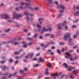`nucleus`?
<instances>
[{
    "label": "nucleus",
    "mask_w": 79,
    "mask_h": 79,
    "mask_svg": "<svg viewBox=\"0 0 79 79\" xmlns=\"http://www.w3.org/2000/svg\"><path fill=\"white\" fill-rule=\"evenodd\" d=\"M63 27L65 30L68 29V27L66 25V22L65 21H64V23H62V24H59L58 28L59 29H63Z\"/></svg>",
    "instance_id": "nucleus-1"
},
{
    "label": "nucleus",
    "mask_w": 79,
    "mask_h": 79,
    "mask_svg": "<svg viewBox=\"0 0 79 79\" xmlns=\"http://www.w3.org/2000/svg\"><path fill=\"white\" fill-rule=\"evenodd\" d=\"M57 8H61V9H62V10H61L59 11L60 13H61L60 14H59L57 17L58 18H60V17L63 15L61 13H63V12L64 11V10L65 9V7H64V5H60L59 6H57Z\"/></svg>",
    "instance_id": "nucleus-2"
},
{
    "label": "nucleus",
    "mask_w": 79,
    "mask_h": 79,
    "mask_svg": "<svg viewBox=\"0 0 79 79\" xmlns=\"http://www.w3.org/2000/svg\"><path fill=\"white\" fill-rule=\"evenodd\" d=\"M43 31L41 32V34L43 33L44 31L47 32V31H52V29L50 28V26L48 25L46 26L43 27Z\"/></svg>",
    "instance_id": "nucleus-3"
},
{
    "label": "nucleus",
    "mask_w": 79,
    "mask_h": 79,
    "mask_svg": "<svg viewBox=\"0 0 79 79\" xmlns=\"http://www.w3.org/2000/svg\"><path fill=\"white\" fill-rule=\"evenodd\" d=\"M13 17L12 18V19H18L20 18H21L22 16H23L22 15L19 14L18 15L16 13V12H13Z\"/></svg>",
    "instance_id": "nucleus-4"
},
{
    "label": "nucleus",
    "mask_w": 79,
    "mask_h": 79,
    "mask_svg": "<svg viewBox=\"0 0 79 79\" xmlns=\"http://www.w3.org/2000/svg\"><path fill=\"white\" fill-rule=\"evenodd\" d=\"M31 6L32 5L27 3L26 4L25 8H29L31 10H34V8H32V7H31Z\"/></svg>",
    "instance_id": "nucleus-5"
},
{
    "label": "nucleus",
    "mask_w": 79,
    "mask_h": 79,
    "mask_svg": "<svg viewBox=\"0 0 79 79\" xmlns=\"http://www.w3.org/2000/svg\"><path fill=\"white\" fill-rule=\"evenodd\" d=\"M1 16L3 18H5L6 19H7L9 18V16L8 15L6 14L2 15Z\"/></svg>",
    "instance_id": "nucleus-6"
},
{
    "label": "nucleus",
    "mask_w": 79,
    "mask_h": 79,
    "mask_svg": "<svg viewBox=\"0 0 79 79\" xmlns=\"http://www.w3.org/2000/svg\"><path fill=\"white\" fill-rule=\"evenodd\" d=\"M34 53H32V54H31V53H29L28 54V55L26 56V58H28L29 57V56H30L31 58L34 56Z\"/></svg>",
    "instance_id": "nucleus-7"
},
{
    "label": "nucleus",
    "mask_w": 79,
    "mask_h": 79,
    "mask_svg": "<svg viewBox=\"0 0 79 79\" xmlns=\"http://www.w3.org/2000/svg\"><path fill=\"white\" fill-rule=\"evenodd\" d=\"M34 53H32V54H31V53H29L28 54V55L26 56V58H28L29 57V56H30L31 58L34 56Z\"/></svg>",
    "instance_id": "nucleus-8"
},
{
    "label": "nucleus",
    "mask_w": 79,
    "mask_h": 79,
    "mask_svg": "<svg viewBox=\"0 0 79 79\" xmlns=\"http://www.w3.org/2000/svg\"><path fill=\"white\" fill-rule=\"evenodd\" d=\"M24 15H26L27 16V21H29V20H31V19L30 18H29V17H28V16H28V15H29V13L26 12H24Z\"/></svg>",
    "instance_id": "nucleus-9"
},
{
    "label": "nucleus",
    "mask_w": 79,
    "mask_h": 79,
    "mask_svg": "<svg viewBox=\"0 0 79 79\" xmlns=\"http://www.w3.org/2000/svg\"><path fill=\"white\" fill-rule=\"evenodd\" d=\"M26 2H23L21 4V5H22V6L19 7V8H21V9H23V6H24V5H26Z\"/></svg>",
    "instance_id": "nucleus-10"
},
{
    "label": "nucleus",
    "mask_w": 79,
    "mask_h": 79,
    "mask_svg": "<svg viewBox=\"0 0 79 79\" xmlns=\"http://www.w3.org/2000/svg\"><path fill=\"white\" fill-rule=\"evenodd\" d=\"M65 54L67 56H66L65 57V58H69V56H71L70 53L69 52H66Z\"/></svg>",
    "instance_id": "nucleus-11"
},
{
    "label": "nucleus",
    "mask_w": 79,
    "mask_h": 79,
    "mask_svg": "<svg viewBox=\"0 0 79 79\" xmlns=\"http://www.w3.org/2000/svg\"><path fill=\"white\" fill-rule=\"evenodd\" d=\"M52 76H53V77H55L53 78V79H56V76H59V75L58 74L55 73L52 74Z\"/></svg>",
    "instance_id": "nucleus-12"
},
{
    "label": "nucleus",
    "mask_w": 79,
    "mask_h": 79,
    "mask_svg": "<svg viewBox=\"0 0 79 79\" xmlns=\"http://www.w3.org/2000/svg\"><path fill=\"white\" fill-rule=\"evenodd\" d=\"M71 34L70 33L67 32L65 33V35H66V36H68L69 37L70 36H71Z\"/></svg>",
    "instance_id": "nucleus-13"
},
{
    "label": "nucleus",
    "mask_w": 79,
    "mask_h": 79,
    "mask_svg": "<svg viewBox=\"0 0 79 79\" xmlns=\"http://www.w3.org/2000/svg\"><path fill=\"white\" fill-rule=\"evenodd\" d=\"M42 20H43V19L42 18H40L38 19V21L39 22H40V25H42V22H40L42 21Z\"/></svg>",
    "instance_id": "nucleus-14"
},
{
    "label": "nucleus",
    "mask_w": 79,
    "mask_h": 79,
    "mask_svg": "<svg viewBox=\"0 0 79 79\" xmlns=\"http://www.w3.org/2000/svg\"><path fill=\"white\" fill-rule=\"evenodd\" d=\"M75 16H79V11H77L74 13Z\"/></svg>",
    "instance_id": "nucleus-15"
},
{
    "label": "nucleus",
    "mask_w": 79,
    "mask_h": 79,
    "mask_svg": "<svg viewBox=\"0 0 79 79\" xmlns=\"http://www.w3.org/2000/svg\"><path fill=\"white\" fill-rule=\"evenodd\" d=\"M72 40H73V39H72L71 38H70L69 40V45H73V44H71L72 43L71 42L70 44L69 43V42H71V41H72Z\"/></svg>",
    "instance_id": "nucleus-16"
},
{
    "label": "nucleus",
    "mask_w": 79,
    "mask_h": 79,
    "mask_svg": "<svg viewBox=\"0 0 79 79\" xmlns=\"http://www.w3.org/2000/svg\"><path fill=\"white\" fill-rule=\"evenodd\" d=\"M41 46H42V47H44V48H47V47L48 45H45L43 44H41Z\"/></svg>",
    "instance_id": "nucleus-17"
},
{
    "label": "nucleus",
    "mask_w": 79,
    "mask_h": 79,
    "mask_svg": "<svg viewBox=\"0 0 79 79\" xmlns=\"http://www.w3.org/2000/svg\"><path fill=\"white\" fill-rule=\"evenodd\" d=\"M68 37H69L68 36L66 35H64V40H67V39H68Z\"/></svg>",
    "instance_id": "nucleus-18"
},
{
    "label": "nucleus",
    "mask_w": 79,
    "mask_h": 79,
    "mask_svg": "<svg viewBox=\"0 0 79 79\" xmlns=\"http://www.w3.org/2000/svg\"><path fill=\"white\" fill-rule=\"evenodd\" d=\"M40 60L39 61V62H44V60L42 59L41 57L40 58Z\"/></svg>",
    "instance_id": "nucleus-19"
},
{
    "label": "nucleus",
    "mask_w": 79,
    "mask_h": 79,
    "mask_svg": "<svg viewBox=\"0 0 79 79\" xmlns=\"http://www.w3.org/2000/svg\"><path fill=\"white\" fill-rule=\"evenodd\" d=\"M48 69H46V75H48V74H49V73L48 72Z\"/></svg>",
    "instance_id": "nucleus-20"
},
{
    "label": "nucleus",
    "mask_w": 79,
    "mask_h": 79,
    "mask_svg": "<svg viewBox=\"0 0 79 79\" xmlns=\"http://www.w3.org/2000/svg\"><path fill=\"white\" fill-rule=\"evenodd\" d=\"M64 66H65L66 68H68L69 66H68V65H67V64H66V63H64Z\"/></svg>",
    "instance_id": "nucleus-21"
},
{
    "label": "nucleus",
    "mask_w": 79,
    "mask_h": 79,
    "mask_svg": "<svg viewBox=\"0 0 79 79\" xmlns=\"http://www.w3.org/2000/svg\"><path fill=\"white\" fill-rule=\"evenodd\" d=\"M48 5H51L52 3V0H48Z\"/></svg>",
    "instance_id": "nucleus-22"
},
{
    "label": "nucleus",
    "mask_w": 79,
    "mask_h": 79,
    "mask_svg": "<svg viewBox=\"0 0 79 79\" xmlns=\"http://www.w3.org/2000/svg\"><path fill=\"white\" fill-rule=\"evenodd\" d=\"M73 73H74V74H76V75L77 74V70H75V71H73Z\"/></svg>",
    "instance_id": "nucleus-23"
},
{
    "label": "nucleus",
    "mask_w": 79,
    "mask_h": 79,
    "mask_svg": "<svg viewBox=\"0 0 79 79\" xmlns=\"http://www.w3.org/2000/svg\"><path fill=\"white\" fill-rule=\"evenodd\" d=\"M51 52H52V51H51V50H48L47 52V53H48V54H50Z\"/></svg>",
    "instance_id": "nucleus-24"
},
{
    "label": "nucleus",
    "mask_w": 79,
    "mask_h": 79,
    "mask_svg": "<svg viewBox=\"0 0 79 79\" xmlns=\"http://www.w3.org/2000/svg\"><path fill=\"white\" fill-rule=\"evenodd\" d=\"M23 50L22 49H21L20 51H19V52H16L15 53V54H19V52H21Z\"/></svg>",
    "instance_id": "nucleus-25"
},
{
    "label": "nucleus",
    "mask_w": 79,
    "mask_h": 79,
    "mask_svg": "<svg viewBox=\"0 0 79 79\" xmlns=\"http://www.w3.org/2000/svg\"><path fill=\"white\" fill-rule=\"evenodd\" d=\"M37 27H39V28H41V26L39 24V23H37Z\"/></svg>",
    "instance_id": "nucleus-26"
},
{
    "label": "nucleus",
    "mask_w": 79,
    "mask_h": 79,
    "mask_svg": "<svg viewBox=\"0 0 79 79\" xmlns=\"http://www.w3.org/2000/svg\"><path fill=\"white\" fill-rule=\"evenodd\" d=\"M67 69H68V70L69 71H71V69H72L70 68V67L69 66L68 67V68H67Z\"/></svg>",
    "instance_id": "nucleus-27"
},
{
    "label": "nucleus",
    "mask_w": 79,
    "mask_h": 79,
    "mask_svg": "<svg viewBox=\"0 0 79 79\" xmlns=\"http://www.w3.org/2000/svg\"><path fill=\"white\" fill-rule=\"evenodd\" d=\"M59 44L60 45H64V43L63 42H60Z\"/></svg>",
    "instance_id": "nucleus-28"
},
{
    "label": "nucleus",
    "mask_w": 79,
    "mask_h": 79,
    "mask_svg": "<svg viewBox=\"0 0 79 79\" xmlns=\"http://www.w3.org/2000/svg\"><path fill=\"white\" fill-rule=\"evenodd\" d=\"M73 37L74 38V39H76V38H77V35H75L73 36Z\"/></svg>",
    "instance_id": "nucleus-29"
},
{
    "label": "nucleus",
    "mask_w": 79,
    "mask_h": 79,
    "mask_svg": "<svg viewBox=\"0 0 79 79\" xmlns=\"http://www.w3.org/2000/svg\"><path fill=\"white\" fill-rule=\"evenodd\" d=\"M50 35L48 33L46 34L45 35V37H47L48 36H50Z\"/></svg>",
    "instance_id": "nucleus-30"
},
{
    "label": "nucleus",
    "mask_w": 79,
    "mask_h": 79,
    "mask_svg": "<svg viewBox=\"0 0 79 79\" xmlns=\"http://www.w3.org/2000/svg\"><path fill=\"white\" fill-rule=\"evenodd\" d=\"M9 60V62L10 63H12V62H13V59H10Z\"/></svg>",
    "instance_id": "nucleus-31"
},
{
    "label": "nucleus",
    "mask_w": 79,
    "mask_h": 79,
    "mask_svg": "<svg viewBox=\"0 0 79 79\" xmlns=\"http://www.w3.org/2000/svg\"><path fill=\"white\" fill-rule=\"evenodd\" d=\"M38 66H39V64H36L33 66L34 67H38Z\"/></svg>",
    "instance_id": "nucleus-32"
},
{
    "label": "nucleus",
    "mask_w": 79,
    "mask_h": 79,
    "mask_svg": "<svg viewBox=\"0 0 79 79\" xmlns=\"http://www.w3.org/2000/svg\"><path fill=\"white\" fill-rule=\"evenodd\" d=\"M48 67H49L50 68V67H51V64H48Z\"/></svg>",
    "instance_id": "nucleus-33"
},
{
    "label": "nucleus",
    "mask_w": 79,
    "mask_h": 79,
    "mask_svg": "<svg viewBox=\"0 0 79 79\" xmlns=\"http://www.w3.org/2000/svg\"><path fill=\"white\" fill-rule=\"evenodd\" d=\"M51 37H52V38H53V37H55V35H54L52 34V35H51Z\"/></svg>",
    "instance_id": "nucleus-34"
},
{
    "label": "nucleus",
    "mask_w": 79,
    "mask_h": 79,
    "mask_svg": "<svg viewBox=\"0 0 79 79\" xmlns=\"http://www.w3.org/2000/svg\"><path fill=\"white\" fill-rule=\"evenodd\" d=\"M24 72V70H20V73H23V72Z\"/></svg>",
    "instance_id": "nucleus-35"
},
{
    "label": "nucleus",
    "mask_w": 79,
    "mask_h": 79,
    "mask_svg": "<svg viewBox=\"0 0 79 79\" xmlns=\"http://www.w3.org/2000/svg\"><path fill=\"white\" fill-rule=\"evenodd\" d=\"M57 52H58V53H59V54H60V51L58 49L57 50Z\"/></svg>",
    "instance_id": "nucleus-36"
},
{
    "label": "nucleus",
    "mask_w": 79,
    "mask_h": 79,
    "mask_svg": "<svg viewBox=\"0 0 79 79\" xmlns=\"http://www.w3.org/2000/svg\"><path fill=\"white\" fill-rule=\"evenodd\" d=\"M10 29H8V30H7L6 31V32H9L10 31Z\"/></svg>",
    "instance_id": "nucleus-37"
},
{
    "label": "nucleus",
    "mask_w": 79,
    "mask_h": 79,
    "mask_svg": "<svg viewBox=\"0 0 79 79\" xmlns=\"http://www.w3.org/2000/svg\"><path fill=\"white\" fill-rule=\"evenodd\" d=\"M6 62V61H1V63H5Z\"/></svg>",
    "instance_id": "nucleus-38"
},
{
    "label": "nucleus",
    "mask_w": 79,
    "mask_h": 79,
    "mask_svg": "<svg viewBox=\"0 0 79 79\" xmlns=\"http://www.w3.org/2000/svg\"><path fill=\"white\" fill-rule=\"evenodd\" d=\"M14 44L15 45H18V44H19V43H18V42H15V43H14Z\"/></svg>",
    "instance_id": "nucleus-39"
},
{
    "label": "nucleus",
    "mask_w": 79,
    "mask_h": 79,
    "mask_svg": "<svg viewBox=\"0 0 79 79\" xmlns=\"http://www.w3.org/2000/svg\"><path fill=\"white\" fill-rule=\"evenodd\" d=\"M23 47L24 48H26V47H27V44H25L23 45Z\"/></svg>",
    "instance_id": "nucleus-40"
},
{
    "label": "nucleus",
    "mask_w": 79,
    "mask_h": 79,
    "mask_svg": "<svg viewBox=\"0 0 79 79\" xmlns=\"http://www.w3.org/2000/svg\"><path fill=\"white\" fill-rule=\"evenodd\" d=\"M37 35H38V34H36L34 35V37H37Z\"/></svg>",
    "instance_id": "nucleus-41"
},
{
    "label": "nucleus",
    "mask_w": 79,
    "mask_h": 79,
    "mask_svg": "<svg viewBox=\"0 0 79 79\" xmlns=\"http://www.w3.org/2000/svg\"><path fill=\"white\" fill-rule=\"evenodd\" d=\"M39 9V7H36L35 8V10H37Z\"/></svg>",
    "instance_id": "nucleus-42"
},
{
    "label": "nucleus",
    "mask_w": 79,
    "mask_h": 79,
    "mask_svg": "<svg viewBox=\"0 0 79 79\" xmlns=\"http://www.w3.org/2000/svg\"><path fill=\"white\" fill-rule=\"evenodd\" d=\"M13 76V75L12 74H10L9 76V77L10 78V77H12V76Z\"/></svg>",
    "instance_id": "nucleus-43"
},
{
    "label": "nucleus",
    "mask_w": 79,
    "mask_h": 79,
    "mask_svg": "<svg viewBox=\"0 0 79 79\" xmlns=\"http://www.w3.org/2000/svg\"><path fill=\"white\" fill-rule=\"evenodd\" d=\"M27 39H28V40H32V38H27Z\"/></svg>",
    "instance_id": "nucleus-44"
},
{
    "label": "nucleus",
    "mask_w": 79,
    "mask_h": 79,
    "mask_svg": "<svg viewBox=\"0 0 79 79\" xmlns=\"http://www.w3.org/2000/svg\"><path fill=\"white\" fill-rule=\"evenodd\" d=\"M54 54V53L53 52H51V55H53V54Z\"/></svg>",
    "instance_id": "nucleus-45"
},
{
    "label": "nucleus",
    "mask_w": 79,
    "mask_h": 79,
    "mask_svg": "<svg viewBox=\"0 0 79 79\" xmlns=\"http://www.w3.org/2000/svg\"><path fill=\"white\" fill-rule=\"evenodd\" d=\"M33 44V43L32 42L30 43H29V45H32Z\"/></svg>",
    "instance_id": "nucleus-46"
},
{
    "label": "nucleus",
    "mask_w": 79,
    "mask_h": 79,
    "mask_svg": "<svg viewBox=\"0 0 79 79\" xmlns=\"http://www.w3.org/2000/svg\"><path fill=\"white\" fill-rule=\"evenodd\" d=\"M18 63V61H15V64H17V63Z\"/></svg>",
    "instance_id": "nucleus-47"
},
{
    "label": "nucleus",
    "mask_w": 79,
    "mask_h": 79,
    "mask_svg": "<svg viewBox=\"0 0 79 79\" xmlns=\"http://www.w3.org/2000/svg\"><path fill=\"white\" fill-rule=\"evenodd\" d=\"M37 60V59L36 58H35L33 59V60H34L35 61V60Z\"/></svg>",
    "instance_id": "nucleus-48"
},
{
    "label": "nucleus",
    "mask_w": 79,
    "mask_h": 79,
    "mask_svg": "<svg viewBox=\"0 0 79 79\" xmlns=\"http://www.w3.org/2000/svg\"><path fill=\"white\" fill-rule=\"evenodd\" d=\"M6 68V66H5L4 68L2 69V70H4V69H5Z\"/></svg>",
    "instance_id": "nucleus-49"
},
{
    "label": "nucleus",
    "mask_w": 79,
    "mask_h": 79,
    "mask_svg": "<svg viewBox=\"0 0 79 79\" xmlns=\"http://www.w3.org/2000/svg\"><path fill=\"white\" fill-rule=\"evenodd\" d=\"M40 39H43V37L42 36H40Z\"/></svg>",
    "instance_id": "nucleus-50"
},
{
    "label": "nucleus",
    "mask_w": 79,
    "mask_h": 79,
    "mask_svg": "<svg viewBox=\"0 0 79 79\" xmlns=\"http://www.w3.org/2000/svg\"><path fill=\"white\" fill-rule=\"evenodd\" d=\"M30 15L31 16H34V15L32 14H30Z\"/></svg>",
    "instance_id": "nucleus-51"
},
{
    "label": "nucleus",
    "mask_w": 79,
    "mask_h": 79,
    "mask_svg": "<svg viewBox=\"0 0 79 79\" xmlns=\"http://www.w3.org/2000/svg\"><path fill=\"white\" fill-rule=\"evenodd\" d=\"M78 21V20H76V21H73V23H77Z\"/></svg>",
    "instance_id": "nucleus-52"
},
{
    "label": "nucleus",
    "mask_w": 79,
    "mask_h": 79,
    "mask_svg": "<svg viewBox=\"0 0 79 79\" xmlns=\"http://www.w3.org/2000/svg\"><path fill=\"white\" fill-rule=\"evenodd\" d=\"M19 10V8L17 7V8H16V10Z\"/></svg>",
    "instance_id": "nucleus-53"
},
{
    "label": "nucleus",
    "mask_w": 79,
    "mask_h": 79,
    "mask_svg": "<svg viewBox=\"0 0 79 79\" xmlns=\"http://www.w3.org/2000/svg\"><path fill=\"white\" fill-rule=\"evenodd\" d=\"M37 50H40V48L38 47V48H36Z\"/></svg>",
    "instance_id": "nucleus-54"
},
{
    "label": "nucleus",
    "mask_w": 79,
    "mask_h": 79,
    "mask_svg": "<svg viewBox=\"0 0 79 79\" xmlns=\"http://www.w3.org/2000/svg\"><path fill=\"white\" fill-rule=\"evenodd\" d=\"M27 31V30H24V32H25Z\"/></svg>",
    "instance_id": "nucleus-55"
},
{
    "label": "nucleus",
    "mask_w": 79,
    "mask_h": 79,
    "mask_svg": "<svg viewBox=\"0 0 79 79\" xmlns=\"http://www.w3.org/2000/svg\"><path fill=\"white\" fill-rule=\"evenodd\" d=\"M15 59H18V58H19V57L18 56L15 57Z\"/></svg>",
    "instance_id": "nucleus-56"
},
{
    "label": "nucleus",
    "mask_w": 79,
    "mask_h": 79,
    "mask_svg": "<svg viewBox=\"0 0 79 79\" xmlns=\"http://www.w3.org/2000/svg\"><path fill=\"white\" fill-rule=\"evenodd\" d=\"M70 60H71V61H73V60H74V59H72V58H70Z\"/></svg>",
    "instance_id": "nucleus-57"
},
{
    "label": "nucleus",
    "mask_w": 79,
    "mask_h": 79,
    "mask_svg": "<svg viewBox=\"0 0 79 79\" xmlns=\"http://www.w3.org/2000/svg\"><path fill=\"white\" fill-rule=\"evenodd\" d=\"M58 2H55V4H56V5H58Z\"/></svg>",
    "instance_id": "nucleus-58"
},
{
    "label": "nucleus",
    "mask_w": 79,
    "mask_h": 79,
    "mask_svg": "<svg viewBox=\"0 0 79 79\" xmlns=\"http://www.w3.org/2000/svg\"><path fill=\"white\" fill-rule=\"evenodd\" d=\"M77 57L76 56L75 57V58H74V60H77Z\"/></svg>",
    "instance_id": "nucleus-59"
},
{
    "label": "nucleus",
    "mask_w": 79,
    "mask_h": 79,
    "mask_svg": "<svg viewBox=\"0 0 79 79\" xmlns=\"http://www.w3.org/2000/svg\"><path fill=\"white\" fill-rule=\"evenodd\" d=\"M73 48H74V49L76 48H77V46H74V47H73Z\"/></svg>",
    "instance_id": "nucleus-60"
},
{
    "label": "nucleus",
    "mask_w": 79,
    "mask_h": 79,
    "mask_svg": "<svg viewBox=\"0 0 79 79\" xmlns=\"http://www.w3.org/2000/svg\"><path fill=\"white\" fill-rule=\"evenodd\" d=\"M55 58V56H53L52 57V60H53V58Z\"/></svg>",
    "instance_id": "nucleus-61"
},
{
    "label": "nucleus",
    "mask_w": 79,
    "mask_h": 79,
    "mask_svg": "<svg viewBox=\"0 0 79 79\" xmlns=\"http://www.w3.org/2000/svg\"><path fill=\"white\" fill-rule=\"evenodd\" d=\"M55 48V47H53L52 48V49H54V48Z\"/></svg>",
    "instance_id": "nucleus-62"
},
{
    "label": "nucleus",
    "mask_w": 79,
    "mask_h": 79,
    "mask_svg": "<svg viewBox=\"0 0 79 79\" xmlns=\"http://www.w3.org/2000/svg\"><path fill=\"white\" fill-rule=\"evenodd\" d=\"M77 53H79V50L78 49L77 50Z\"/></svg>",
    "instance_id": "nucleus-63"
},
{
    "label": "nucleus",
    "mask_w": 79,
    "mask_h": 79,
    "mask_svg": "<svg viewBox=\"0 0 79 79\" xmlns=\"http://www.w3.org/2000/svg\"><path fill=\"white\" fill-rule=\"evenodd\" d=\"M22 77H20L19 78H18V79H22Z\"/></svg>",
    "instance_id": "nucleus-64"
}]
</instances>
